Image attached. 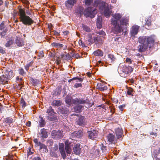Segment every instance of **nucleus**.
I'll list each match as a JSON object with an SVG mask.
<instances>
[{
    "label": "nucleus",
    "instance_id": "obj_1",
    "mask_svg": "<svg viewBox=\"0 0 160 160\" xmlns=\"http://www.w3.org/2000/svg\"><path fill=\"white\" fill-rule=\"evenodd\" d=\"M154 36H149L140 37L138 38V42L141 44L138 47V51L140 52H145L149 47V48L153 46L155 42Z\"/></svg>",
    "mask_w": 160,
    "mask_h": 160
},
{
    "label": "nucleus",
    "instance_id": "obj_2",
    "mask_svg": "<svg viewBox=\"0 0 160 160\" xmlns=\"http://www.w3.org/2000/svg\"><path fill=\"white\" fill-rule=\"evenodd\" d=\"M18 14L19 17L20 21L24 25L30 26L33 23L34 21L30 17L26 15L24 9H19Z\"/></svg>",
    "mask_w": 160,
    "mask_h": 160
},
{
    "label": "nucleus",
    "instance_id": "obj_3",
    "mask_svg": "<svg viewBox=\"0 0 160 160\" xmlns=\"http://www.w3.org/2000/svg\"><path fill=\"white\" fill-rule=\"evenodd\" d=\"M99 9L100 11L103 13L104 15L107 18L110 17L112 12L110 6L104 2H102L101 3Z\"/></svg>",
    "mask_w": 160,
    "mask_h": 160
},
{
    "label": "nucleus",
    "instance_id": "obj_4",
    "mask_svg": "<svg viewBox=\"0 0 160 160\" xmlns=\"http://www.w3.org/2000/svg\"><path fill=\"white\" fill-rule=\"evenodd\" d=\"M97 13V11L95 8L90 7H88L85 9L83 12V14L86 17H90L92 18L95 17Z\"/></svg>",
    "mask_w": 160,
    "mask_h": 160
},
{
    "label": "nucleus",
    "instance_id": "obj_5",
    "mask_svg": "<svg viewBox=\"0 0 160 160\" xmlns=\"http://www.w3.org/2000/svg\"><path fill=\"white\" fill-rule=\"evenodd\" d=\"M112 25L114 26V30L115 32V33L118 34L122 32V34L125 35L128 33V30L126 27L122 28L121 25L118 23L116 25Z\"/></svg>",
    "mask_w": 160,
    "mask_h": 160
},
{
    "label": "nucleus",
    "instance_id": "obj_6",
    "mask_svg": "<svg viewBox=\"0 0 160 160\" xmlns=\"http://www.w3.org/2000/svg\"><path fill=\"white\" fill-rule=\"evenodd\" d=\"M112 17L111 19V23L112 25H116L118 23V21L121 19L122 15L120 13H116L113 14Z\"/></svg>",
    "mask_w": 160,
    "mask_h": 160
},
{
    "label": "nucleus",
    "instance_id": "obj_7",
    "mask_svg": "<svg viewBox=\"0 0 160 160\" xmlns=\"http://www.w3.org/2000/svg\"><path fill=\"white\" fill-rule=\"evenodd\" d=\"M51 134L52 138L55 139H59L63 137L62 132L60 130H53Z\"/></svg>",
    "mask_w": 160,
    "mask_h": 160
},
{
    "label": "nucleus",
    "instance_id": "obj_8",
    "mask_svg": "<svg viewBox=\"0 0 160 160\" xmlns=\"http://www.w3.org/2000/svg\"><path fill=\"white\" fill-rule=\"evenodd\" d=\"M76 2L77 0H68L65 2V7L67 9H71Z\"/></svg>",
    "mask_w": 160,
    "mask_h": 160
},
{
    "label": "nucleus",
    "instance_id": "obj_9",
    "mask_svg": "<svg viewBox=\"0 0 160 160\" xmlns=\"http://www.w3.org/2000/svg\"><path fill=\"white\" fill-rule=\"evenodd\" d=\"M46 113L48 115V119L50 121H52L53 119V117L52 116L55 113L51 106H50L47 109Z\"/></svg>",
    "mask_w": 160,
    "mask_h": 160
},
{
    "label": "nucleus",
    "instance_id": "obj_10",
    "mask_svg": "<svg viewBox=\"0 0 160 160\" xmlns=\"http://www.w3.org/2000/svg\"><path fill=\"white\" fill-rule=\"evenodd\" d=\"M86 102V100L82 98H76L75 99L72 100V103L75 104H85Z\"/></svg>",
    "mask_w": 160,
    "mask_h": 160
},
{
    "label": "nucleus",
    "instance_id": "obj_11",
    "mask_svg": "<svg viewBox=\"0 0 160 160\" xmlns=\"http://www.w3.org/2000/svg\"><path fill=\"white\" fill-rule=\"evenodd\" d=\"M139 28L140 27L137 25H133L132 27L130 32L131 36H134L137 34L138 33Z\"/></svg>",
    "mask_w": 160,
    "mask_h": 160
},
{
    "label": "nucleus",
    "instance_id": "obj_12",
    "mask_svg": "<svg viewBox=\"0 0 160 160\" xmlns=\"http://www.w3.org/2000/svg\"><path fill=\"white\" fill-rule=\"evenodd\" d=\"M83 133L82 130H79L78 131H75L71 134V136L72 138H79L83 136Z\"/></svg>",
    "mask_w": 160,
    "mask_h": 160
},
{
    "label": "nucleus",
    "instance_id": "obj_13",
    "mask_svg": "<svg viewBox=\"0 0 160 160\" xmlns=\"http://www.w3.org/2000/svg\"><path fill=\"white\" fill-rule=\"evenodd\" d=\"M15 120V117H9L4 118L3 122L8 125H10L13 123Z\"/></svg>",
    "mask_w": 160,
    "mask_h": 160
},
{
    "label": "nucleus",
    "instance_id": "obj_14",
    "mask_svg": "<svg viewBox=\"0 0 160 160\" xmlns=\"http://www.w3.org/2000/svg\"><path fill=\"white\" fill-rule=\"evenodd\" d=\"M59 149L63 158L64 159H65L66 158L67 156L64 149L63 144L60 143L59 144Z\"/></svg>",
    "mask_w": 160,
    "mask_h": 160
},
{
    "label": "nucleus",
    "instance_id": "obj_15",
    "mask_svg": "<svg viewBox=\"0 0 160 160\" xmlns=\"http://www.w3.org/2000/svg\"><path fill=\"white\" fill-rule=\"evenodd\" d=\"M115 133L117 139L120 140H122V138L123 131L122 129L118 128L115 129Z\"/></svg>",
    "mask_w": 160,
    "mask_h": 160
},
{
    "label": "nucleus",
    "instance_id": "obj_16",
    "mask_svg": "<svg viewBox=\"0 0 160 160\" xmlns=\"http://www.w3.org/2000/svg\"><path fill=\"white\" fill-rule=\"evenodd\" d=\"M15 43L18 47H22L24 45V41L23 39L19 36H17L15 39Z\"/></svg>",
    "mask_w": 160,
    "mask_h": 160
},
{
    "label": "nucleus",
    "instance_id": "obj_17",
    "mask_svg": "<svg viewBox=\"0 0 160 160\" xmlns=\"http://www.w3.org/2000/svg\"><path fill=\"white\" fill-rule=\"evenodd\" d=\"M88 137L90 139H93L96 138L97 136V132L94 130L92 131H88Z\"/></svg>",
    "mask_w": 160,
    "mask_h": 160
},
{
    "label": "nucleus",
    "instance_id": "obj_18",
    "mask_svg": "<svg viewBox=\"0 0 160 160\" xmlns=\"http://www.w3.org/2000/svg\"><path fill=\"white\" fill-rule=\"evenodd\" d=\"M124 71L123 72L125 73L123 77H126L128 74L131 73L133 71V68L131 66L125 67L124 68Z\"/></svg>",
    "mask_w": 160,
    "mask_h": 160
},
{
    "label": "nucleus",
    "instance_id": "obj_19",
    "mask_svg": "<svg viewBox=\"0 0 160 160\" xmlns=\"http://www.w3.org/2000/svg\"><path fill=\"white\" fill-rule=\"evenodd\" d=\"M77 124L81 126H84L86 124L84 117L82 116L79 117L77 121Z\"/></svg>",
    "mask_w": 160,
    "mask_h": 160
},
{
    "label": "nucleus",
    "instance_id": "obj_20",
    "mask_svg": "<svg viewBox=\"0 0 160 160\" xmlns=\"http://www.w3.org/2000/svg\"><path fill=\"white\" fill-rule=\"evenodd\" d=\"M107 143L108 144H110L112 143L115 140V136L112 134H109L107 136Z\"/></svg>",
    "mask_w": 160,
    "mask_h": 160
},
{
    "label": "nucleus",
    "instance_id": "obj_21",
    "mask_svg": "<svg viewBox=\"0 0 160 160\" xmlns=\"http://www.w3.org/2000/svg\"><path fill=\"white\" fill-rule=\"evenodd\" d=\"M81 148H80V144H77L74 145L73 148V151L74 153L76 155H78L80 153Z\"/></svg>",
    "mask_w": 160,
    "mask_h": 160
},
{
    "label": "nucleus",
    "instance_id": "obj_22",
    "mask_svg": "<svg viewBox=\"0 0 160 160\" xmlns=\"http://www.w3.org/2000/svg\"><path fill=\"white\" fill-rule=\"evenodd\" d=\"M39 134L41 135V137L43 138H46L48 136V132L46 131V129L43 128L40 130Z\"/></svg>",
    "mask_w": 160,
    "mask_h": 160
},
{
    "label": "nucleus",
    "instance_id": "obj_23",
    "mask_svg": "<svg viewBox=\"0 0 160 160\" xmlns=\"http://www.w3.org/2000/svg\"><path fill=\"white\" fill-rule=\"evenodd\" d=\"M9 80V79L5 75H3L0 76V84H6L8 82Z\"/></svg>",
    "mask_w": 160,
    "mask_h": 160
},
{
    "label": "nucleus",
    "instance_id": "obj_24",
    "mask_svg": "<svg viewBox=\"0 0 160 160\" xmlns=\"http://www.w3.org/2000/svg\"><path fill=\"white\" fill-rule=\"evenodd\" d=\"M6 76L9 79L14 77V74L12 70H10L9 69L6 70L5 74Z\"/></svg>",
    "mask_w": 160,
    "mask_h": 160
},
{
    "label": "nucleus",
    "instance_id": "obj_25",
    "mask_svg": "<svg viewBox=\"0 0 160 160\" xmlns=\"http://www.w3.org/2000/svg\"><path fill=\"white\" fill-rule=\"evenodd\" d=\"M128 20L125 17L121 18L120 20V25L127 26L128 24Z\"/></svg>",
    "mask_w": 160,
    "mask_h": 160
},
{
    "label": "nucleus",
    "instance_id": "obj_26",
    "mask_svg": "<svg viewBox=\"0 0 160 160\" xmlns=\"http://www.w3.org/2000/svg\"><path fill=\"white\" fill-rule=\"evenodd\" d=\"M51 45L54 48H56L58 49H60L63 46V45L59 43L56 42H54L51 43Z\"/></svg>",
    "mask_w": 160,
    "mask_h": 160
},
{
    "label": "nucleus",
    "instance_id": "obj_27",
    "mask_svg": "<svg viewBox=\"0 0 160 160\" xmlns=\"http://www.w3.org/2000/svg\"><path fill=\"white\" fill-rule=\"evenodd\" d=\"M59 111L61 114H67L69 110L67 108L64 106L62 107L61 108H60Z\"/></svg>",
    "mask_w": 160,
    "mask_h": 160
},
{
    "label": "nucleus",
    "instance_id": "obj_28",
    "mask_svg": "<svg viewBox=\"0 0 160 160\" xmlns=\"http://www.w3.org/2000/svg\"><path fill=\"white\" fill-rule=\"evenodd\" d=\"M62 103V102L60 100H54L52 102V105L54 107H58L61 106Z\"/></svg>",
    "mask_w": 160,
    "mask_h": 160
},
{
    "label": "nucleus",
    "instance_id": "obj_29",
    "mask_svg": "<svg viewBox=\"0 0 160 160\" xmlns=\"http://www.w3.org/2000/svg\"><path fill=\"white\" fill-rule=\"evenodd\" d=\"M39 118L40 119L39 121V127L40 128L44 127L45 125L46 122L42 117L40 116Z\"/></svg>",
    "mask_w": 160,
    "mask_h": 160
},
{
    "label": "nucleus",
    "instance_id": "obj_30",
    "mask_svg": "<svg viewBox=\"0 0 160 160\" xmlns=\"http://www.w3.org/2000/svg\"><path fill=\"white\" fill-rule=\"evenodd\" d=\"M93 54L96 56L102 57L103 56V52L101 50L98 49L93 52Z\"/></svg>",
    "mask_w": 160,
    "mask_h": 160
},
{
    "label": "nucleus",
    "instance_id": "obj_31",
    "mask_svg": "<svg viewBox=\"0 0 160 160\" xmlns=\"http://www.w3.org/2000/svg\"><path fill=\"white\" fill-rule=\"evenodd\" d=\"M72 98L70 96H67L65 98V102L69 105H71V104H73L72 103V100H71Z\"/></svg>",
    "mask_w": 160,
    "mask_h": 160
},
{
    "label": "nucleus",
    "instance_id": "obj_32",
    "mask_svg": "<svg viewBox=\"0 0 160 160\" xmlns=\"http://www.w3.org/2000/svg\"><path fill=\"white\" fill-rule=\"evenodd\" d=\"M145 25H147L148 27L151 25V17L150 16L146 18L145 19Z\"/></svg>",
    "mask_w": 160,
    "mask_h": 160
},
{
    "label": "nucleus",
    "instance_id": "obj_33",
    "mask_svg": "<svg viewBox=\"0 0 160 160\" xmlns=\"http://www.w3.org/2000/svg\"><path fill=\"white\" fill-rule=\"evenodd\" d=\"M83 9L84 8L83 7L80 6L76 9V12L77 13L81 15L83 14Z\"/></svg>",
    "mask_w": 160,
    "mask_h": 160
},
{
    "label": "nucleus",
    "instance_id": "obj_34",
    "mask_svg": "<svg viewBox=\"0 0 160 160\" xmlns=\"http://www.w3.org/2000/svg\"><path fill=\"white\" fill-rule=\"evenodd\" d=\"M14 43V40L13 39H10L7 41L5 44V46L6 47H9L11 45H12Z\"/></svg>",
    "mask_w": 160,
    "mask_h": 160
},
{
    "label": "nucleus",
    "instance_id": "obj_35",
    "mask_svg": "<svg viewBox=\"0 0 160 160\" xmlns=\"http://www.w3.org/2000/svg\"><path fill=\"white\" fill-rule=\"evenodd\" d=\"M39 146V149H41L42 148L44 149H45V152H48V149H47V146L45 145V144L42 143L41 142L39 143V144L38 145V146Z\"/></svg>",
    "mask_w": 160,
    "mask_h": 160
},
{
    "label": "nucleus",
    "instance_id": "obj_36",
    "mask_svg": "<svg viewBox=\"0 0 160 160\" xmlns=\"http://www.w3.org/2000/svg\"><path fill=\"white\" fill-rule=\"evenodd\" d=\"M83 106L82 105H78L74 107V110L76 112H79L81 111Z\"/></svg>",
    "mask_w": 160,
    "mask_h": 160
},
{
    "label": "nucleus",
    "instance_id": "obj_37",
    "mask_svg": "<svg viewBox=\"0 0 160 160\" xmlns=\"http://www.w3.org/2000/svg\"><path fill=\"white\" fill-rule=\"evenodd\" d=\"M82 25L83 30L87 32H90L91 29L89 27L86 25L84 24H82Z\"/></svg>",
    "mask_w": 160,
    "mask_h": 160
},
{
    "label": "nucleus",
    "instance_id": "obj_38",
    "mask_svg": "<svg viewBox=\"0 0 160 160\" xmlns=\"http://www.w3.org/2000/svg\"><path fill=\"white\" fill-rule=\"evenodd\" d=\"M65 149L68 154H70L71 152V148L69 145L68 144L65 143Z\"/></svg>",
    "mask_w": 160,
    "mask_h": 160
},
{
    "label": "nucleus",
    "instance_id": "obj_39",
    "mask_svg": "<svg viewBox=\"0 0 160 160\" xmlns=\"http://www.w3.org/2000/svg\"><path fill=\"white\" fill-rule=\"evenodd\" d=\"M108 56V59L111 62H113L115 59V58L112 54H109Z\"/></svg>",
    "mask_w": 160,
    "mask_h": 160
},
{
    "label": "nucleus",
    "instance_id": "obj_40",
    "mask_svg": "<svg viewBox=\"0 0 160 160\" xmlns=\"http://www.w3.org/2000/svg\"><path fill=\"white\" fill-rule=\"evenodd\" d=\"M133 92V89L131 88H129L127 91L126 94L128 95H132V96H133V95L132 94V93Z\"/></svg>",
    "mask_w": 160,
    "mask_h": 160
},
{
    "label": "nucleus",
    "instance_id": "obj_41",
    "mask_svg": "<svg viewBox=\"0 0 160 160\" xmlns=\"http://www.w3.org/2000/svg\"><path fill=\"white\" fill-rule=\"evenodd\" d=\"M50 156L52 157L57 158L58 157V155L57 153L52 150L50 151Z\"/></svg>",
    "mask_w": 160,
    "mask_h": 160
},
{
    "label": "nucleus",
    "instance_id": "obj_42",
    "mask_svg": "<svg viewBox=\"0 0 160 160\" xmlns=\"http://www.w3.org/2000/svg\"><path fill=\"white\" fill-rule=\"evenodd\" d=\"M101 149L103 152H106L107 151V147L102 144L100 145Z\"/></svg>",
    "mask_w": 160,
    "mask_h": 160
},
{
    "label": "nucleus",
    "instance_id": "obj_43",
    "mask_svg": "<svg viewBox=\"0 0 160 160\" xmlns=\"http://www.w3.org/2000/svg\"><path fill=\"white\" fill-rule=\"evenodd\" d=\"M20 101V103L22 105V108H24L25 107H26L27 105V104L26 102H25L24 100L22 98Z\"/></svg>",
    "mask_w": 160,
    "mask_h": 160
},
{
    "label": "nucleus",
    "instance_id": "obj_44",
    "mask_svg": "<svg viewBox=\"0 0 160 160\" xmlns=\"http://www.w3.org/2000/svg\"><path fill=\"white\" fill-rule=\"evenodd\" d=\"M32 82L34 85L37 86L40 84V82L36 79H33L32 80Z\"/></svg>",
    "mask_w": 160,
    "mask_h": 160
},
{
    "label": "nucleus",
    "instance_id": "obj_45",
    "mask_svg": "<svg viewBox=\"0 0 160 160\" xmlns=\"http://www.w3.org/2000/svg\"><path fill=\"white\" fill-rule=\"evenodd\" d=\"M101 0H95L94 1L95 5L96 6L99 5V7L101 5V3L103 2H101Z\"/></svg>",
    "mask_w": 160,
    "mask_h": 160
},
{
    "label": "nucleus",
    "instance_id": "obj_46",
    "mask_svg": "<svg viewBox=\"0 0 160 160\" xmlns=\"http://www.w3.org/2000/svg\"><path fill=\"white\" fill-rule=\"evenodd\" d=\"M19 73L20 74L23 76H24L25 75H26V72H24L23 69L22 68H21V69H20L19 70Z\"/></svg>",
    "mask_w": 160,
    "mask_h": 160
},
{
    "label": "nucleus",
    "instance_id": "obj_47",
    "mask_svg": "<svg viewBox=\"0 0 160 160\" xmlns=\"http://www.w3.org/2000/svg\"><path fill=\"white\" fill-rule=\"evenodd\" d=\"M86 5L89 6L92 2L93 0H84Z\"/></svg>",
    "mask_w": 160,
    "mask_h": 160
},
{
    "label": "nucleus",
    "instance_id": "obj_48",
    "mask_svg": "<svg viewBox=\"0 0 160 160\" xmlns=\"http://www.w3.org/2000/svg\"><path fill=\"white\" fill-rule=\"evenodd\" d=\"M82 84L80 83H76L74 85V87L76 88H82Z\"/></svg>",
    "mask_w": 160,
    "mask_h": 160
},
{
    "label": "nucleus",
    "instance_id": "obj_49",
    "mask_svg": "<svg viewBox=\"0 0 160 160\" xmlns=\"http://www.w3.org/2000/svg\"><path fill=\"white\" fill-rule=\"evenodd\" d=\"M97 26L98 28H100L102 27V24L100 22L99 20H97Z\"/></svg>",
    "mask_w": 160,
    "mask_h": 160
},
{
    "label": "nucleus",
    "instance_id": "obj_50",
    "mask_svg": "<svg viewBox=\"0 0 160 160\" xmlns=\"http://www.w3.org/2000/svg\"><path fill=\"white\" fill-rule=\"evenodd\" d=\"M22 88V87L20 84L17 83V84H16L15 86V88L18 90H21Z\"/></svg>",
    "mask_w": 160,
    "mask_h": 160
},
{
    "label": "nucleus",
    "instance_id": "obj_51",
    "mask_svg": "<svg viewBox=\"0 0 160 160\" xmlns=\"http://www.w3.org/2000/svg\"><path fill=\"white\" fill-rule=\"evenodd\" d=\"M47 143L49 146H52L53 143V141L52 139L48 140L47 141Z\"/></svg>",
    "mask_w": 160,
    "mask_h": 160
},
{
    "label": "nucleus",
    "instance_id": "obj_52",
    "mask_svg": "<svg viewBox=\"0 0 160 160\" xmlns=\"http://www.w3.org/2000/svg\"><path fill=\"white\" fill-rule=\"evenodd\" d=\"M31 62H29L27 64V65L25 66V69L26 70L28 71L29 67L31 66Z\"/></svg>",
    "mask_w": 160,
    "mask_h": 160
},
{
    "label": "nucleus",
    "instance_id": "obj_53",
    "mask_svg": "<svg viewBox=\"0 0 160 160\" xmlns=\"http://www.w3.org/2000/svg\"><path fill=\"white\" fill-rule=\"evenodd\" d=\"M89 39L88 40V41L89 42V44H92L94 42V41H93V39H92V36H89Z\"/></svg>",
    "mask_w": 160,
    "mask_h": 160
},
{
    "label": "nucleus",
    "instance_id": "obj_54",
    "mask_svg": "<svg viewBox=\"0 0 160 160\" xmlns=\"http://www.w3.org/2000/svg\"><path fill=\"white\" fill-rule=\"evenodd\" d=\"M102 86L103 85L102 83H98L97 84V88L99 90H100Z\"/></svg>",
    "mask_w": 160,
    "mask_h": 160
},
{
    "label": "nucleus",
    "instance_id": "obj_55",
    "mask_svg": "<svg viewBox=\"0 0 160 160\" xmlns=\"http://www.w3.org/2000/svg\"><path fill=\"white\" fill-rule=\"evenodd\" d=\"M5 28V24L4 22H2L0 25V30H2L4 29Z\"/></svg>",
    "mask_w": 160,
    "mask_h": 160
},
{
    "label": "nucleus",
    "instance_id": "obj_56",
    "mask_svg": "<svg viewBox=\"0 0 160 160\" xmlns=\"http://www.w3.org/2000/svg\"><path fill=\"white\" fill-rule=\"evenodd\" d=\"M125 61L127 62L129 64L131 63L132 62V60L128 58H126Z\"/></svg>",
    "mask_w": 160,
    "mask_h": 160
},
{
    "label": "nucleus",
    "instance_id": "obj_57",
    "mask_svg": "<svg viewBox=\"0 0 160 160\" xmlns=\"http://www.w3.org/2000/svg\"><path fill=\"white\" fill-rule=\"evenodd\" d=\"M33 141L35 143L36 145L37 146H38L39 143H40V142H38V140L37 138L34 139L33 140Z\"/></svg>",
    "mask_w": 160,
    "mask_h": 160
},
{
    "label": "nucleus",
    "instance_id": "obj_58",
    "mask_svg": "<svg viewBox=\"0 0 160 160\" xmlns=\"http://www.w3.org/2000/svg\"><path fill=\"white\" fill-rule=\"evenodd\" d=\"M32 9L28 10H26V13L28 15L30 16L32 14Z\"/></svg>",
    "mask_w": 160,
    "mask_h": 160
},
{
    "label": "nucleus",
    "instance_id": "obj_59",
    "mask_svg": "<svg viewBox=\"0 0 160 160\" xmlns=\"http://www.w3.org/2000/svg\"><path fill=\"white\" fill-rule=\"evenodd\" d=\"M125 107V105L124 104H123L122 105L119 106L118 108H119L120 110L121 111H122L123 110V108H124Z\"/></svg>",
    "mask_w": 160,
    "mask_h": 160
},
{
    "label": "nucleus",
    "instance_id": "obj_60",
    "mask_svg": "<svg viewBox=\"0 0 160 160\" xmlns=\"http://www.w3.org/2000/svg\"><path fill=\"white\" fill-rule=\"evenodd\" d=\"M107 87L106 86H103V85L102 86L101 88V89L100 90L101 91H103L104 90H106L107 89Z\"/></svg>",
    "mask_w": 160,
    "mask_h": 160
},
{
    "label": "nucleus",
    "instance_id": "obj_61",
    "mask_svg": "<svg viewBox=\"0 0 160 160\" xmlns=\"http://www.w3.org/2000/svg\"><path fill=\"white\" fill-rule=\"evenodd\" d=\"M97 33L99 35H102L103 36L106 35V33L104 32L103 31H101L99 32H97Z\"/></svg>",
    "mask_w": 160,
    "mask_h": 160
},
{
    "label": "nucleus",
    "instance_id": "obj_62",
    "mask_svg": "<svg viewBox=\"0 0 160 160\" xmlns=\"http://www.w3.org/2000/svg\"><path fill=\"white\" fill-rule=\"evenodd\" d=\"M75 78V80H77L80 82H82L83 81V78H78V77H74Z\"/></svg>",
    "mask_w": 160,
    "mask_h": 160
},
{
    "label": "nucleus",
    "instance_id": "obj_63",
    "mask_svg": "<svg viewBox=\"0 0 160 160\" xmlns=\"http://www.w3.org/2000/svg\"><path fill=\"white\" fill-rule=\"evenodd\" d=\"M98 37H93V41H94V42H95L96 44H97L98 42Z\"/></svg>",
    "mask_w": 160,
    "mask_h": 160
},
{
    "label": "nucleus",
    "instance_id": "obj_64",
    "mask_svg": "<svg viewBox=\"0 0 160 160\" xmlns=\"http://www.w3.org/2000/svg\"><path fill=\"white\" fill-rule=\"evenodd\" d=\"M0 52L2 54L5 53V51L3 49V48L1 47H0Z\"/></svg>",
    "mask_w": 160,
    "mask_h": 160
}]
</instances>
